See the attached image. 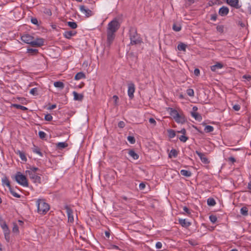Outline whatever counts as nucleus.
<instances>
[{
    "instance_id": "obj_53",
    "label": "nucleus",
    "mask_w": 251,
    "mask_h": 251,
    "mask_svg": "<svg viewBox=\"0 0 251 251\" xmlns=\"http://www.w3.org/2000/svg\"><path fill=\"white\" fill-rule=\"evenodd\" d=\"M243 78L247 79L248 81L251 80V75H245L243 76Z\"/></svg>"
},
{
    "instance_id": "obj_40",
    "label": "nucleus",
    "mask_w": 251,
    "mask_h": 251,
    "mask_svg": "<svg viewBox=\"0 0 251 251\" xmlns=\"http://www.w3.org/2000/svg\"><path fill=\"white\" fill-rule=\"evenodd\" d=\"M214 130V127L211 126H206L204 128V131L206 133H209Z\"/></svg>"
},
{
    "instance_id": "obj_9",
    "label": "nucleus",
    "mask_w": 251,
    "mask_h": 251,
    "mask_svg": "<svg viewBox=\"0 0 251 251\" xmlns=\"http://www.w3.org/2000/svg\"><path fill=\"white\" fill-rule=\"evenodd\" d=\"M22 41L25 43L31 45L34 37L29 34H26L22 35L21 38Z\"/></svg>"
},
{
    "instance_id": "obj_37",
    "label": "nucleus",
    "mask_w": 251,
    "mask_h": 251,
    "mask_svg": "<svg viewBox=\"0 0 251 251\" xmlns=\"http://www.w3.org/2000/svg\"><path fill=\"white\" fill-rule=\"evenodd\" d=\"M173 29L176 32L179 31L181 29V26L179 24H174L172 27Z\"/></svg>"
},
{
    "instance_id": "obj_28",
    "label": "nucleus",
    "mask_w": 251,
    "mask_h": 251,
    "mask_svg": "<svg viewBox=\"0 0 251 251\" xmlns=\"http://www.w3.org/2000/svg\"><path fill=\"white\" fill-rule=\"evenodd\" d=\"M32 151L34 153L38 154L41 157L43 156V154L41 151L40 148L37 146H34V148L32 149Z\"/></svg>"
},
{
    "instance_id": "obj_11",
    "label": "nucleus",
    "mask_w": 251,
    "mask_h": 251,
    "mask_svg": "<svg viewBox=\"0 0 251 251\" xmlns=\"http://www.w3.org/2000/svg\"><path fill=\"white\" fill-rule=\"evenodd\" d=\"M226 2L231 7L236 9H239L241 7V5L239 4V0H226Z\"/></svg>"
},
{
    "instance_id": "obj_10",
    "label": "nucleus",
    "mask_w": 251,
    "mask_h": 251,
    "mask_svg": "<svg viewBox=\"0 0 251 251\" xmlns=\"http://www.w3.org/2000/svg\"><path fill=\"white\" fill-rule=\"evenodd\" d=\"M44 41L42 38H37L36 40H32L31 46L33 47H41L44 45Z\"/></svg>"
},
{
    "instance_id": "obj_15",
    "label": "nucleus",
    "mask_w": 251,
    "mask_h": 251,
    "mask_svg": "<svg viewBox=\"0 0 251 251\" xmlns=\"http://www.w3.org/2000/svg\"><path fill=\"white\" fill-rule=\"evenodd\" d=\"M29 169L25 171V174L41 173V170L37 167L30 166Z\"/></svg>"
},
{
    "instance_id": "obj_33",
    "label": "nucleus",
    "mask_w": 251,
    "mask_h": 251,
    "mask_svg": "<svg viewBox=\"0 0 251 251\" xmlns=\"http://www.w3.org/2000/svg\"><path fill=\"white\" fill-rule=\"evenodd\" d=\"M54 86L55 87L59 88L60 89H63L64 87V83L60 81H55L54 82Z\"/></svg>"
},
{
    "instance_id": "obj_50",
    "label": "nucleus",
    "mask_w": 251,
    "mask_h": 251,
    "mask_svg": "<svg viewBox=\"0 0 251 251\" xmlns=\"http://www.w3.org/2000/svg\"><path fill=\"white\" fill-rule=\"evenodd\" d=\"M188 138L187 137H186V136H185L184 135H181L179 137V139L180 140V141L182 142H186V141L188 140Z\"/></svg>"
},
{
    "instance_id": "obj_17",
    "label": "nucleus",
    "mask_w": 251,
    "mask_h": 251,
    "mask_svg": "<svg viewBox=\"0 0 251 251\" xmlns=\"http://www.w3.org/2000/svg\"><path fill=\"white\" fill-rule=\"evenodd\" d=\"M224 67L222 63L217 62L216 64L211 66V70L213 72H216L217 70L222 69Z\"/></svg>"
},
{
    "instance_id": "obj_23",
    "label": "nucleus",
    "mask_w": 251,
    "mask_h": 251,
    "mask_svg": "<svg viewBox=\"0 0 251 251\" xmlns=\"http://www.w3.org/2000/svg\"><path fill=\"white\" fill-rule=\"evenodd\" d=\"M15 152L17 154H19V155L22 160H23L24 161H26L27 160V159L25 155V154L23 151H20V150H18Z\"/></svg>"
},
{
    "instance_id": "obj_45",
    "label": "nucleus",
    "mask_w": 251,
    "mask_h": 251,
    "mask_svg": "<svg viewBox=\"0 0 251 251\" xmlns=\"http://www.w3.org/2000/svg\"><path fill=\"white\" fill-rule=\"evenodd\" d=\"M187 95L190 97H193L194 96V92L192 89H188L186 91Z\"/></svg>"
},
{
    "instance_id": "obj_51",
    "label": "nucleus",
    "mask_w": 251,
    "mask_h": 251,
    "mask_svg": "<svg viewBox=\"0 0 251 251\" xmlns=\"http://www.w3.org/2000/svg\"><path fill=\"white\" fill-rule=\"evenodd\" d=\"M216 29L218 32L220 33H223L224 32V27L222 25H218L216 27Z\"/></svg>"
},
{
    "instance_id": "obj_18",
    "label": "nucleus",
    "mask_w": 251,
    "mask_h": 251,
    "mask_svg": "<svg viewBox=\"0 0 251 251\" xmlns=\"http://www.w3.org/2000/svg\"><path fill=\"white\" fill-rule=\"evenodd\" d=\"M74 99L75 100L82 101L83 99V95L81 94H78L76 92L74 91L73 92Z\"/></svg>"
},
{
    "instance_id": "obj_27",
    "label": "nucleus",
    "mask_w": 251,
    "mask_h": 251,
    "mask_svg": "<svg viewBox=\"0 0 251 251\" xmlns=\"http://www.w3.org/2000/svg\"><path fill=\"white\" fill-rule=\"evenodd\" d=\"M170 114L171 116L173 117L174 119L175 117H176L178 115L179 113H178L177 111L175 109H173L172 108H170Z\"/></svg>"
},
{
    "instance_id": "obj_13",
    "label": "nucleus",
    "mask_w": 251,
    "mask_h": 251,
    "mask_svg": "<svg viewBox=\"0 0 251 251\" xmlns=\"http://www.w3.org/2000/svg\"><path fill=\"white\" fill-rule=\"evenodd\" d=\"M229 13V9L227 7L222 6L219 10V14L221 16H226Z\"/></svg>"
},
{
    "instance_id": "obj_39",
    "label": "nucleus",
    "mask_w": 251,
    "mask_h": 251,
    "mask_svg": "<svg viewBox=\"0 0 251 251\" xmlns=\"http://www.w3.org/2000/svg\"><path fill=\"white\" fill-rule=\"evenodd\" d=\"M13 107L16 108L17 109H21L23 111L27 110V108L26 107L21 105H20V104H14L13 105Z\"/></svg>"
},
{
    "instance_id": "obj_3",
    "label": "nucleus",
    "mask_w": 251,
    "mask_h": 251,
    "mask_svg": "<svg viewBox=\"0 0 251 251\" xmlns=\"http://www.w3.org/2000/svg\"><path fill=\"white\" fill-rule=\"evenodd\" d=\"M36 204L38 213L40 214L45 215L50 209V205L44 200L38 199Z\"/></svg>"
},
{
    "instance_id": "obj_43",
    "label": "nucleus",
    "mask_w": 251,
    "mask_h": 251,
    "mask_svg": "<svg viewBox=\"0 0 251 251\" xmlns=\"http://www.w3.org/2000/svg\"><path fill=\"white\" fill-rule=\"evenodd\" d=\"M2 182L3 184H5L7 187H8L9 189H10V188H11L10 182L7 178L2 179Z\"/></svg>"
},
{
    "instance_id": "obj_34",
    "label": "nucleus",
    "mask_w": 251,
    "mask_h": 251,
    "mask_svg": "<svg viewBox=\"0 0 251 251\" xmlns=\"http://www.w3.org/2000/svg\"><path fill=\"white\" fill-rule=\"evenodd\" d=\"M186 45L184 43H180L177 46V49L180 51H185L186 48Z\"/></svg>"
},
{
    "instance_id": "obj_8",
    "label": "nucleus",
    "mask_w": 251,
    "mask_h": 251,
    "mask_svg": "<svg viewBox=\"0 0 251 251\" xmlns=\"http://www.w3.org/2000/svg\"><path fill=\"white\" fill-rule=\"evenodd\" d=\"M135 87L133 83L130 82L128 84L127 94L130 99L134 98V93L135 92Z\"/></svg>"
},
{
    "instance_id": "obj_41",
    "label": "nucleus",
    "mask_w": 251,
    "mask_h": 251,
    "mask_svg": "<svg viewBox=\"0 0 251 251\" xmlns=\"http://www.w3.org/2000/svg\"><path fill=\"white\" fill-rule=\"evenodd\" d=\"M9 191L11 194L15 197L17 198H20L21 197V195L15 192L14 190L11 188H10Z\"/></svg>"
},
{
    "instance_id": "obj_59",
    "label": "nucleus",
    "mask_w": 251,
    "mask_h": 251,
    "mask_svg": "<svg viewBox=\"0 0 251 251\" xmlns=\"http://www.w3.org/2000/svg\"><path fill=\"white\" fill-rule=\"evenodd\" d=\"M194 74L196 76H199L200 75V70L198 68H196L194 71Z\"/></svg>"
},
{
    "instance_id": "obj_52",
    "label": "nucleus",
    "mask_w": 251,
    "mask_h": 251,
    "mask_svg": "<svg viewBox=\"0 0 251 251\" xmlns=\"http://www.w3.org/2000/svg\"><path fill=\"white\" fill-rule=\"evenodd\" d=\"M52 119V116L50 114H46L45 116V120L46 121H51Z\"/></svg>"
},
{
    "instance_id": "obj_56",
    "label": "nucleus",
    "mask_w": 251,
    "mask_h": 251,
    "mask_svg": "<svg viewBox=\"0 0 251 251\" xmlns=\"http://www.w3.org/2000/svg\"><path fill=\"white\" fill-rule=\"evenodd\" d=\"M233 109L235 111H239L240 109V106L239 104H235L233 106Z\"/></svg>"
},
{
    "instance_id": "obj_42",
    "label": "nucleus",
    "mask_w": 251,
    "mask_h": 251,
    "mask_svg": "<svg viewBox=\"0 0 251 251\" xmlns=\"http://www.w3.org/2000/svg\"><path fill=\"white\" fill-rule=\"evenodd\" d=\"M185 3L184 4V6L185 7H188L193 4L195 2L194 0H185Z\"/></svg>"
},
{
    "instance_id": "obj_63",
    "label": "nucleus",
    "mask_w": 251,
    "mask_h": 251,
    "mask_svg": "<svg viewBox=\"0 0 251 251\" xmlns=\"http://www.w3.org/2000/svg\"><path fill=\"white\" fill-rule=\"evenodd\" d=\"M217 18V15L216 14L211 15L210 19L212 21H216Z\"/></svg>"
},
{
    "instance_id": "obj_54",
    "label": "nucleus",
    "mask_w": 251,
    "mask_h": 251,
    "mask_svg": "<svg viewBox=\"0 0 251 251\" xmlns=\"http://www.w3.org/2000/svg\"><path fill=\"white\" fill-rule=\"evenodd\" d=\"M217 0H215V1L210 0V1H209L208 4L209 6H212L216 4L217 3Z\"/></svg>"
},
{
    "instance_id": "obj_25",
    "label": "nucleus",
    "mask_w": 251,
    "mask_h": 251,
    "mask_svg": "<svg viewBox=\"0 0 251 251\" xmlns=\"http://www.w3.org/2000/svg\"><path fill=\"white\" fill-rule=\"evenodd\" d=\"M85 77L86 76L84 73H83V72H79L75 75V80H79L82 78H85Z\"/></svg>"
},
{
    "instance_id": "obj_31",
    "label": "nucleus",
    "mask_w": 251,
    "mask_h": 251,
    "mask_svg": "<svg viewBox=\"0 0 251 251\" xmlns=\"http://www.w3.org/2000/svg\"><path fill=\"white\" fill-rule=\"evenodd\" d=\"M3 232H4V237H5V240L7 241V242H9V240H10V231H9V228L7 229V230L5 229V230H3Z\"/></svg>"
},
{
    "instance_id": "obj_1",
    "label": "nucleus",
    "mask_w": 251,
    "mask_h": 251,
    "mask_svg": "<svg viewBox=\"0 0 251 251\" xmlns=\"http://www.w3.org/2000/svg\"><path fill=\"white\" fill-rule=\"evenodd\" d=\"M120 27V24L116 19H113L109 22L107 27V46L110 47L113 43L115 38V33Z\"/></svg>"
},
{
    "instance_id": "obj_6",
    "label": "nucleus",
    "mask_w": 251,
    "mask_h": 251,
    "mask_svg": "<svg viewBox=\"0 0 251 251\" xmlns=\"http://www.w3.org/2000/svg\"><path fill=\"white\" fill-rule=\"evenodd\" d=\"M79 9L81 13L84 14L87 18L90 17L94 15L93 11L86 7L85 5H80Z\"/></svg>"
},
{
    "instance_id": "obj_47",
    "label": "nucleus",
    "mask_w": 251,
    "mask_h": 251,
    "mask_svg": "<svg viewBox=\"0 0 251 251\" xmlns=\"http://www.w3.org/2000/svg\"><path fill=\"white\" fill-rule=\"evenodd\" d=\"M46 133L42 131L39 132V136L41 139H44L46 137Z\"/></svg>"
},
{
    "instance_id": "obj_36",
    "label": "nucleus",
    "mask_w": 251,
    "mask_h": 251,
    "mask_svg": "<svg viewBox=\"0 0 251 251\" xmlns=\"http://www.w3.org/2000/svg\"><path fill=\"white\" fill-rule=\"evenodd\" d=\"M68 25L72 29H75L77 27L76 22H67Z\"/></svg>"
},
{
    "instance_id": "obj_62",
    "label": "nucleus",
    "mask_w": 251,
    "mask_h": 251,
    "mask_svg": "<svg viewBox=\"0 0 251 251\" xmlns=\"http://www.w3.org/2000/svg\"><path fill=\"white\" fill-rule=\"evenodd\" d=\"M162 244L161 242H157L156 243V245H155V247L157 249H160L162 248Z\"/></svg>"
},
{
    "instance_id": "obj_49",
    "label": "nucleus",
    "mask_w": 251,
    "mask_h": 251,
    "mask_svg": "<svg viewBox=\"0 0 251 251\" xmlns=\"http://www.w3.org/2000/svg\"><path fill=\"white\" fill-rule=\"evenodd\" d=\"M12 231L15 233H19V227L15 223L13 224V227L12 228Z\"/></svg>"
},
{
    "instance_id": "obj_48",
    "label": "nucleus",
    "mask_w": 251,
    "mask_h": 251,
    "mask_svg": "<svg viewBox=\"0 0 251 251\" xmlns=\"http://www.w3.org/2000/svg\"><path fill=\"white\" fill-rule=\"evenodd\" d=\"M30 93L34 96L38 95V89L37 88H34L30 90Z\"/></svg>"
},
{
    "instance_id": "obj_22",
    "label": "nucleus",
    "mask_w": 251,
    "mask_h": 251,
    "mask_svg": "<svg viewBox=\"0 0 251 251\" xmlns=\"http://www.w3.org/2000/svg\"><path fill=\"white\" fill-rule=\"evenodd\" d=\"M68 146V144L66 142H59L56 144V148L59 150H62Z\"/></svg>"
},
{
    "instance_id": "obj_21",
    "label": "nucleus",
    "mask_w": 251,
    "mask_h": 251,
    "mask_svg": "<svg viewBox=\"0 0 251 251\" xmlns=\"http://www.w3.org/2000/svg\"><path fill=\"white\" fill-rule=\"evenodd\" d=\"M174 120L177 123L182 124L184 123L185 121L184 117L183 116L180 115L179 114H178V116H177L175 118Z\"/></svg>"
},
{
    "instance_id": "obj_55",
    "label": "nucleus",
    "mask_w": 251,
    "mask_h": 251,
    "mask_svg": "<svg viewBox=\"0 0 251 251\" xmlns=\"http://www.w3.org/2000/svg\"><path fill=\"white\" fill-rule=\"evenodd\" d=\"M113 99L114 100L115 105H117L118 100H119L118 97L116 95H114L113 96Z\"/></svg>"
},
{
    "instance_id": "obj_20",
    "label": "nucleus",
    "mask_w": 251,
    "mask_h": 251,
    "mask_svg": "<svg viewBox=\"0 0 251 251\" xmlns=\"http://www.w3.org/2000/svg\"><path fill=\"white\" fill-rule=\"evenodd\" d=\"M191 116L194 117L196 120L200 122L202 120L201 116L197 112H191Z\"/></svg>"
},
{
    "instance_id": "obj_64",
    "label": "nucleus",
    "mask_w": 251,
    "mask_h": 251,
    "mask_svg": "<svg viewBox=\"0 0 251 251\" xmlns=\"http://www.w3.org/2000/svg\"><path fill=\"white\" fill-rule=\"evenodd\" d=\"M139 187V189L140 190H143L145 188L146 185L143 182H142V183H140Z\"/></svg>"
},
{
    "instance_id": "obj_16",
    "label": "nucleus",
    "mask_w": 251,
    "mask_h": 251,
    "mask_svg": "<svg viewBox=\"0 0 251 251\" xmlns=\"http://www.w3.org/2000/svg\"><path fill=\"white\" fill-rule=\"evenodd\" d=\"M77 33L75 31H66L63 33L64 36L67 39H71L72 36L76 35Z\"/></svg>"
},
{
    "instance_id": "obj_57",
    "label": "nucleus",
    "mask_w": 251,
    "mask_h": 251,
    "mask_svg": "<svg viewBox=\"0 0 251 251\" xmlns=\"http://www.w3.org/2000/svg\"><path fill=\"white\" fill-rule=\"evenodd\" d=\"M118 126L120 128H123L125 126V124L123 121H120L119 122Z\"/></svg>"
},
{
    "instance_id": "obj_60",
    "label": "nucleus",
    "mask_w": 251,
    "mask_h": 251,
    "mask_svg": "<svg viewBox=\"0 0 251 251\" xmlns=\"http://www.w3.org/2000/svg\"><path fill=\"white\" fill-rule=\"evenodd\" d=\"M149 122L151 124H153V126H155L156 124V122L155 120L153 118H150Z\"/></svg>"
},
{
    "instance_id": "obj_14",
    "label": "nucleus",
    "mask_w": 251,
    "mask_h": 251,
    "mask_svg": "<svg viewBox=\"0 0 251 251\" xmlns=\"http://www.w3.org/2000/svg\"><path fill=\"white\" fill-rule=\"evenodd\" d=\"M178 223L183 227L187 228L191 225V223L185 219H179Z\"/></svg>"
},
{
    "instance_id": "obj_12",
    "label": "nucleus",
    "mask_w": 251,
    "mask_h": 251,
    "mask_svg": "<svg viewBox=\"0 0 251 251\" xmlns=\"http://www.w3.org/2000/svg\"><path fill=\"white\" fill-rule=\"evenodd\" d=\"M196 154L199 156L201 159V162L205 164H208L209 163V161L208 158L205 156V154L203 153H201L198 151H196Z\"/></svg>"
},
{
    "instance_id": "obj_61",
    "label": "nucleus",
    "mask_w": 251,
    "mask_h": 251,
    "mask_svg": "<svg viewBox=\"0 0 251 251\" xmlns=\"http://www.w3.org/2000/svg\"><path fill=\"white\" fill-rule=\"evenodd\" d=\"M189 243L191 245H192L193 246H197L198 244L197 243L196 241H194V240H189Z\"/></svg>"
},
{
    "instance_id": "obj_46",
    "label": "nucleus",
    "mask_w": 251,
    "mask_h": 251,
    "mask_svg": "<svg viewBox=\"0 0 251 251\" xmlns=\"http://www.w3.org/2000/svg\"><path fill=\"white\" fill-rule=\"evenodd\" d=\"M127 140L130 143L132 144H134L135 143V139L133 136H128L127 137Z\"/></svg>"
},
{
    "instance_id": "obj_19",
    "label": "nucleus",
    "mask_w": 251,
    "mask_h": 251,
    "mask_svg": "<svg viewBox=\"0 0 251 251\" xmlns=\"http://www.w3.org/2000/svg\"><path fill=\"white\" fill-rule=\"evenodd\" d=\"M0 226L3 230L5 229L7 230V229L8 228L5 221L3 219L1 215H0Z\"/></svg>"
},
{
    "instance_id": "obj_35",
    "label": "nucleus",
    "mask_w": 251,
    "mask_h": 251,
    "mask_svg": "<svg viewBox=\"0 0 251 251\" xmlns=\"http://www.w3.org/2000/svg\"><path fill=\"white\" fill-rule=\"evenodd\" d=\"M207 204L209 206H213L216 204V201L213 198H208L207 201Z\"/></svg>"
},
{
    "instance_id": "obj_32",
    "label": "nucleus",
    "mask_w": 251,
    "mask_h": 251,
    "mask_svg": "<svg viewBox=\"0 0 251 251\" xmlns=\"http://www.w3.org/2000/svg\"><path fill=\"white\" fill-rule=\"evenodd\" d=\"M27 52L29 53V55H33L37 54L38 53V50L37 49L31 48L27 49Z\"/></svg>"
},
{
    "instance_id": "obj_4",
    "label": "nucleus",
    "mask_w": 251,
    "mask_h": 251,
    "mask_svg": "<svg viewBox=\"0 0 251 251\" xmlns=\"http://www.w3.org/2000/svg\"><path fill=\"white\" fill-rule=\"evenodd\" d=\"M15 180L19 184L24 187L28 186V181L26 176L22 174L20 172L17 173L15 176Z\"/></svg>"
},
{
    "instance_id": "obj_7",
    "label": "nucleus",
    "mask_w": 251,
    "mask_h": 251,
    "mask_svg": "<svg viewBox=\"0 0 251 251\" xmlns=\"http://www.w3.org/2000/svg\"><path fill=\"white\" fill-rule=\"evenodd\" d=\"M64 209L66 210L68 216V222L70 223L74 222V216L73 210L68 205H65Z\"/></svg>"
},
{
    "instance_id": "obj_26",
    "label": "nucleus",
    "mask_w": 251,
    "mask_h": 251,
    "mask_svg": "<svg viewBox=\"0 0 251 251\" xmlns=\"http://www.w3.org/2000/svg\"><path fill=\"white\" fill-rule=\"evenodd\" d=\"M178 155V151L176 149H172L169 154V157L171 158L172 157H176Z\"/></svg>"
},
{
    "instance_id": "obj_38",
    "label": "nucleus",
    "mask_w": 251,
    "mask_h": 251,
    "mask_svg": "<svg viewBox=\"0 0 251 251\" xmlns=\"http://www.w3.org/2000/svg\"><path fill=\"white\" fill-rule=\"evenodd\" d=\"M168 133L169 137L171 138H173L176 136V132L173 129H169L168 130Z\"/></svg>"
},
{
    "instance_id": "obj_30",
    "label": "nucleus",
    "mask_w": 251,
    "mask_h": 251,
    "mask_svg": "<svg viewBox=\"0 0 251 251\" xmlns=\"http://www.w3.org/2000/svg\"><path fill=\"white\" fill-rule=\"evenodd\" d=\"M240 213L243 216H247L248 215V208L246 206L242 207L240 209Z\"/></svg>"
},
{
    "instance_id": "obj_29",
    "label": "nucleus",
    "mask_w": 251,
    "mask_h": 251,
    "mask_svg": "<svg viewBox=\"0 0 251 251\" xmlns=\"http://www.w3.org/2000/svg\"><path fill=\"white\" fill-rule=\"evenodd\" d=\"M180 174L186 177H190L192 175V173L190 171L185 170H181L180 171Z\"/></svg>"
},
{
    "instance_id": "obj_58",
    "label": "nucleus",
    "mask_w": 251,
    "mask_h": 251,
    "mask_svg": "<svg viewBox=\"0 0 251 251\" xmlns=\"http://www.w3.org/2000/svg\"><path fill=\"white\" fill-rule=\"evenodd\" d=\"M31 22L34 25H38V20L35 18H32L31 19Z\"/></svg>"
},
{
    "instance_id": "obj_24",
    "label": "nucleus",
    "mask_w": 251,
    "mask_h": 251,
    "mask_svg": "<svg viewBox=\"0 0 251 251\" xmlns=\"http://www.w3.org/2000/svg\"><path fill=\"white\" fill-rule=\"evenodd\" d=\"M128 154L132 157L134 159H138L139 155L136 153L135 151L133 150H130L128 151Z\"/></svg>"
},
{
    "instance_id": "obj_2",
    "label": "nucleus",
    "mask_w": 251,
    "mask_h": 251,
    "mask_svg": "<svg viewBox=\"0 0 251 251\" xmlns=\"http://www.w3.org/2000/svg\"><path fill=\"white\" fill-rule=\"evenodd\" d=\"M129 35L130 40V44L135 45L140 44L142 42V39L139 34L137 32V29L134 27H130L129 30Z\"/></svg>"
},
{
    "instance_id": "obj_44",
    "label": "nucleus",
    "mask_w": 251,
    "mask_h": 251,
    "mask_svg": "<svg viewBox=\"0 0 251 251\" xmlns=\"http://www.w3.org/2000/svg\"><path fill=\"white\" fill-rule=\"evenodd\" d=\"M209 220L211 223L214 224L217 220V218L215 215H211L209 216Z\"/></svg>"
},
{
    "instance_id": "obj_5",
    "label": "nucleus",
    "mask_w": 251,
    "mask_h": 251,
    "mask_svg": "<svg viewBox=\"0 0 251 251\" xmlns=\"http://www.w3.org/2000/svg\"><path fill=\"white\" fill-rule=\"evenodd\" d=\"M26 175H28L31 180H32V182L34 183H41V173H33V174H26Z\"/></svg>"
}]
</instances>
